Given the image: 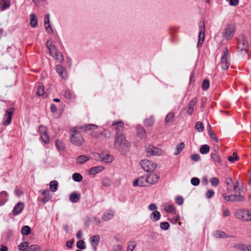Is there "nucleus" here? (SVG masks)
I'll list each match as a JSON object with an SVG mask.
<instances>
[{"label": "nucleus", "mask_w": 251, "mask_h": 251, "mask_svg": "<svg viewBox=\"0 0 251 251\" xmlns=\"http://www.w3.org/2000/svg\"><path fill=\"white\" fill-rule=\"evenodd\" d=\"M200 151L201 154H206L209 151V147L207 145H203L200 148Z\"/></svg>", "instance_id": "obj_43"}, {"label": "nucleus", "mask_w": 251, "mask_h": 251, "mask_svg": "<svg viewBox=\"0 0 251 251\" xmlns=\"http://www.w3.org/2000/svg\"><path fill=\"white\" fill-rule=\"evenodd\" d=\"M114 159V158H113V156L109 154H106L105 155H104L103 153H102V162H104L105 163H111L113 161Z\"/></svg>", "instance_id": "obj_34"}, {"label": "nucleus", "mask_w": 251, "mask_h": 251, "mask_svg": "<svg viewBox=\"0 0 251 251\" xmlns=\"http://www.w3.org/2000/svg\"><path fill=\"white\" fill-rule=\"evenodd\" d=\"M102 153H94L93 154V158L96 161H102Z\"/></svg>", "instance_id": "obj_53"}, {"label": "nucleus", "mask_w": 251, "mask_h": 251, "mask_svg": "<svg viewBox=\"0 0 251 251\" xmlns=\"http://www.w3.org/2000/svg\"><path fill=\"white\" fill-rule=\"evenodd\" d=\"M28 246V243L27 242L21 243L18 246V249L21 251H27Z\"/></svg>", "instance_id": "obj_38"}, {"label": "nucleus", "mask_w": 251, "mask_h": 251, "mask_svg": "<svg viewBox=\"0 0 251 251\" xmlns=\"http://www.w3.org/2000/svg\"><path fill=\"white\" fill-rule=\"evenodd\" d=\"M55 145L58 150L63 151L65 147V144L60 140H57L55 142Z\"/></svg>", "instance_id": "obj_40"}, {"label": "nucleus", "mask_w": 251, "mask_h": 251, "mask_svg": "<svg viewBox=\"0 0 251 251\" xmlns=\"http://www.w3.org/2000/svg\"><path fill=\"white\" fill-rule=\"evenodd\" d=\"M46 46L49 50L50 54L52 56H54V53L57 51L55 46L52 44L51 42L47 41L46 43Z\"/></svg>", "instance_id": "obj_22"}, {"label": "nucleus", "mask_w": 251, "mask_h": 251, "mask_svg": "<svg viewBox=\"0 0 251 251\" xmlns=\"http://www.w3.org/2000/svg\"><path fill=\"white\" fill-rule=\"evenodd\" d=\"M104 169V167L101 166L94 167L89 169V172L91 175H96L102 171Z\"/></svg>", "instance_id": "obj_24"}, {"label": "nucleus", "mask_w": 251, "mask_h": 251, "mask_svg": "<svg viewBox=\"0 0 251 251\" xmlns=\"http://www.w3.org/2000/svg\"><path fill=\"white\" fill-rule=\"evenodd\" d=\"M98 133H99V135H100V137H101V136H103L105 138H106L107 136V134L108 133L109 134V132L108 130H101V131H98Z\"/></svg>", "instance_id": "obj_59"}, {"label": "nucleus", "mask_w": 251, "mask_h": 251, "mask_svg": "<svg viewBox=\"0 0 251 251\" xmlns=\"http://www.w3.org/2000/svg\"><path fill=\"white\" fill-rule=\"evenodd\" d=\"M38 25L37 17L34 14L30 15V25L32 27H36Z\"/></svg>", "instance_id": "obj_29"}, {"label": "nucleus", "mask_w": 251, "mask_h": 251, "mask_svg": "<svg viewBox=\"0 0 251 251\" xmlns=\"http://www.w3.org/2000/svg\"><path fill=\"white\" fill-rule=\"evenodd\" d=\"M137 130L138 135L141 137V138H145L146 135V132L145 129L140 126H138L137 127Z\"/></svg>", "instance_id": "obj_35"}, {"label": "nucleus", "mask_w": 251, "mask_h": 251, "mask_svg": "<svg viewBox=\"0 0 251 251\" xmlns=\"http://www.w3.org/2000/svg\"><path fill=\"white\" fill-rule=\"evenodd\" d=\"M98 126L94 124H89L85 126L75 127L71 130L70 141L74 145L80 146L84 143V140L80 134V130L84 131L96 129Z\"/></svg>", "instance_id": "obj_1"}, {"label": "nucleus", "mask_w": 251, "mask_h": 251, "mask_svg": "<svg viewBox=\"0 0 251 251\" xmlns=\"http://www.w3.org/2000/svg\"><path fill=\"white\" fill-rule=\"evenodd\" d=\"M208 134L211 138L213 139L216 142H218V138L212 130H208Z\"/></svg>", "instance_id": "obj_61"}, {"label": "nucleus", "mask_w": 251, "mask_h": 251, "mask_svg": "<svg viewBox=\"0 0 251 251\" xmlns=\"http://www.w3.org/2000/svg\"><path fill=\"white\" fill-rule=\"evenodd\" d=\"M112 126L115 127L116 134H124L122 130L124 128V124L121 121H115L112 123Z\"/></svg>", "instance_id": "obj_14"}, {"label": "nucleus", "mask_w": 251, "mask_h": 251, "mask_svg": "<svg viewBox=\"0 0 251 251\" xmlns=\"http://www.w3.org/2000/svg\"><path fill=\"white\" fill-rule=\"evenodd\" d=\"M214 235L216 238H226L233 237L232 235H228L226 234L225 232L220 230L216 231L214 232Z\"/></svg>", "instance_id": "obj_23"}, {"label": "nucleus", "mask_w": 251, "mask_h": 251, "mask_svg": "<svg viewBox=\"0 0 251 251\" xmlns=\"http://www.w3.org/2000/svg\"><path fill=\"white\" fill-rule=\"evenodd\" d=\"M175 116V113L174 112L169 113L166 116L165 122L168 123H171L173 122V120Z\"/></svg>", "instance_id": "obj_44"}, {"label": "nucleus", "mask_w": 251, "mask_h": 251, "mask_svg": "<svg viewBox=\"0 0 251 251\" xmlns=\"http://www.w3.org/2000/svg\"><path fill=\"white\" fill-rule=\"evenodd\" d=\"M214 193L213 190L209 189L206 193V196L208 199H210L214 196Z\"/></svg>", "instance_id": "obj_60"}, {"label": "nucleus", "mask_w": 251, "mask_h": 251, "mask_svg": "<svg viewBox=\"0 0 251 251\" xmlns=\"http://www.w3.org/2000/svg\"><path fill=\"white\" fill-rule=\"evenodd\" d=\"M221 68L224 70H227L230 65V54L229 50L226 48L223 52L220 62Z\"/></svg>", "instance_id": "obj_5"}, {"label": "nucleus", "mask_w": 251, "mask_h": 251, "mask_svg": "<svg viewBox=\"0 0 251 251\" xmlns=\"http://www.w3.org/2000/svg\"><path fill=\"white\" fill-rule=\"evenodd\" d=\"M160 226L161 229L166 230L169 228L170 224L167 222H162L160 223Z\"/></svg>", "instance_id": "obj_51"}, {"label": "nucleus", "mask_w": 251, "mask_h": 251, "mask_svg": "<svg viewBox=\"0 0 251 251\" xmlns=\"http://www.w3.org/2000/svg\"><path fill=\"white\" fill-rule=\"evenodd\" d=\"M211 157L214 161L216 165H219L221 164L222 160L220 156L216 153H212L211 154Z\"/></svg>", "instance_id": "obj_30"}, {"label": "nucleus", "mask_w": 251, "mask_h": 251, "mask_svg": "<svg viewBox=\"0 0 251 251\" xmlns=\"http://www.w3.org/2000/svg\"><path fill=\"white\" fill-rule=\"evenodd\" d=\"M154 118L153 116H151L144 120V124L146 126H151L154 124Z\"/></svg>", "instance_id": "obj_33"}, {"label": "nucleus", "mask_w": 251, "mask_h": 251, "mask_svg": "<svg viewBox=\"0 0 251 251\" xmlns=\"http://www.w3.org/2000/svg\"><path fill=\"white\" fill-rule=\"evenodd\" d=\"M225 183L227 185L226 193L228 194H230L232 192L233 180L231 178L228 177L226 178Z\"/></svg>", "instance_id": "obj_26"}, {"label": "nucleus", "mask_w": 251, "mask_h": 251, "mask_svg": "<svg viewBox=\"0 0 251 251\" xmlns=\"http://www.w3.org/2000/svg\"><path fill=\"white\" fill-rule=\"evenodd\" d=\"M37 94L39 96L44 97V86L42 84H40L38 86Z\"/></svg>", "instance_id": "obj_41"}, {"label": "nucleus", "mask_w": 251, "mask_h": 251, "mask_svg": "<svg viewBox=\"0 0 251 251\" xmlns=\"http://www.w3.org/2000/svg\"><path fill=\"white\" fill-rule=\"evenodd\" d=\"M165 210L168 212L172 214H175L176 213V209L172 204H169L165 208Z\"/></svg>", "instance_id": "obj_46"}, {"label": "nucleus", "mask_w": 251, "mask_h": 251, "mask_svg": "<svg viewBox=\"0 0 251 251\" xmlns=\"http://www.w3.org/2000/svg\"><path fill=\"white\" fill-rule=\"evenodd\" d=\"M24 207V204L23 202H19L14 206L13 209V214L14 215H17L20 214L23 210Z\"/></svg>", "instance_id": "obj_16"}, {"label": "nucleus", "mask_w": 251, "mask_h": 251, "mask_svg": "<svg viewBox=\"0 0 251 251\" xmlns=\"http://www.w3.org/2000/svg\"><path fill=\"white\" fill-rule=\"evenodd\" d=\"M21 233L24 235H27L31 232V228L28 226H25L22 227Z\"/></svg>", "instance_id": "obj_36"}, {"label": "nucleus", "mask_w": 251, "mask_h": 251, "mask_svg": "<svg viewBox=\"0 0 251 251\" xmlns=\"http://www.w3.org/2000/svg\"><path fill=\"white\" fill-rule=\"evenodd\" d=\"M81 195L80 194L73 193H71L69 200L72 202H77L80 199Z\"/></svg>", "instance_id": "obj_27"}, {"label": "nucleus", "mask_w": 251, "mask_h": 251, "mask_svg": "<svg viewBox=\"0 0 251 251\" xmlns=\"http://www.w3.org/2000/svg\"><path fill=\"white\" fill-rule=\"evenodd\" d=\"M159 176L154 173L150 174L147 176V181L149 185L153 184L158 181Z\"/></svg>", "instance_id": "obj_15"}, {"label": "nucleus", "mask_w": 251, "mask_h": 251, "mask_svg": "<svg viewBox=\"0 0 251 251\" xmlns=\"http://www.w3.org/2000/svg\"><path fill=\"white\" fill-rule=\"evenodd\" d=\"M39 130L40 133L41 139L44 143H48L50 142V137L47 133V127L40 126L39 127Z\"/></svg>", "instance_id": "obj_11"}, {"label": "nucleus", "mask_w": 251, "mask_h": 251, "mask_svg": "<svg viewBox=\"0 0 251 251\" xmlns=\"http://www.w3.org/2000/svg\"><path fill=\"white\" fill-rule=\"evenodd\" d=\"M209 87V81L208 79H204L202 84V89L203 90H206Z\"/></svg>", "instance_id": "obj_52"}, {"label": "nucleus", "mask_w": 251, "mask_h": 251, "mask_svg": "<svg viewBox=\"0 0 251 251\" xmlns=\"http://www.w3.org/2000/svg\"><path fill=\"white\" fill-rule=\"evenodd\" d=\"M8 194L6 191L0 193V206L3 205L8 200Z\"/></svg>", "instance_id": "obj_25"}, {"label": "nucleus", "mask_w": 251, "mask_h": 251, "mask_svg": "<svg viewBox=\"0 0 251 251\" xmlns=\"http://www.w3.org/2000/svg\"><path fill=\"white\" fill-rule=\"evenodd\" d=\"M146 150L147 154L149 156L160 155L162 153V151L160 149L151 145H149Z\"/></svg>", "instance_id": "obj_10"}, {"label": "nucleus", "mask_w": 251, "mask_h": 251, "mask_svg": "<svg viewBox=\"0 0 251 251\" xmlns=\"http://www.w3.org/2000/svg\"><path fill=\"white\" fill-rule=\"evenodd\" d=\"M211 184L214 187H216L219 183V180L217 177H213L210 179Z\"/></svg>", "instance_id": "obj_50"}, {"label": "nucleus", "mask_w": 251, "mask_h": 251, "mask_svg": "<svg viewBox=\"0 0 251 251\" xmlns=\"http://www.w3.org/2000/svg\"><path fill=\"white\" fill-rule=\"evenodd\" d=\"M197 99L195 98L189 101L188 104V109L187 110V113L188 114L191 115L192 113L194 110V106L197 102Z\"/></svg>", "instance_id": "obj_21"}, {"label": "nucleus", "mask_w": 251, "mask_h": 251, "mask_svg": "<svg viewBox=\"0 0 251 251\" xmlns=\"http://www.w3.org/2000/svg\"><path fill=\"white\" fill-rule=\"evenodd\" d=\"M76 246L80 249H84L85 248V242L83 240H79L76 243Z\"/></svg>", "instance_id": "obj_55"}, {"label": "nucleus", "mask_w": 251, "mask_h": 251, "mask_svg": "<svg viewBox=\"0 0 251 251\" xmlns=\"http://www.w3.org/2000/svg\"><path fill=\"white\" fill-rule=\"evenodd\" d=\"M130 146V143L126 139L124 134H115L114 146V148L120 152H123L128 149Z\"/></svg>", "instance_id": "obj_2"}, {"label": "nucleus", "mask_w": 251, "mask_h": 251, "mask_svg": "<svg viewBox=\"0 0 251 251\" xmlns=\"http://www.w3.org/2000/svg\"><path fill=\"white\" fill-rule=\"evenodd\" d=\"M161 217V214L160 213L157 211L155 210L154 211L151 215L150 218L154 221H158Z\"/></svg>", "instance_id": "obj_32"}, {"label": "nucleus", "mask_w": 251, "mask_h": 251, "mask_svg": "<svg viewBox=\"0 0 251 251\" xmlns=\"http://www.w3.org/2000/svg\"><path fill=\"white\" fill-rule=\"evenodd\" d=\"M13 112V108H10L6 111L3 120V125L7 126L10 124Z\"/></svg>", "instance_id": "obj_12"}, {"label": "nucleus", "mask_w": 251, "mask_h": 251, "mask_svg": "<svg viewBox=\"0 0 251 251\" xmlns=\"http://www.w3.org/2000/svg\"><path fill=\"white\" fill-rule=\"evenodd\" d=\"M50 191L49 190H44L42 192V194L44 197L49 199L50 198Z\"/></svg>", "instance_id": "obj_64"}, {"label": "nucleus", "mask_w": 251, "mask_h": 251, "mask_svg": "<svg viewBox=\"0 0 251 251\" xmlns=\"http://www.w3.org/2000/svg\"><path fill=\"white\" fill-rule=\"evenodd\" d=\"M176 202L178 205H182L183 203V199L181 196H178L175 199Z\"/></svg>", "instance_id": "obj_58"}, {"label": "nucleus", "mask_w": 251, "mask_h": 251, "mask_svg": "<svg viewBox=\"0 0 251 251\" xmlns=\"http://www.w3.org/2000/svg\"><path fill=\"white\" fill-rule=\"evenodd\" d=\"M232 188L233 190L236 191V189H238V188H242V186L240 185L239 181L237 180L235 183H233Z\"/></svg>", "instance_id": "obj_62"}, {"label": "nucleus", "mask_w": 251, "mask_h": 251, "mask_svg": "<svg viewBox=\"0 0 251 251\" xmlns=\"http://www.w3.org/2000/svg\"><path fill=\"white\" fill-rule=\"evenodd\" d=\"M234 215L240 220L245 221H251V210L240 209L235 211Z\"/></svg>", "instance_id": "obj_4"}, {"label": "nucleus", "mask_w": 251, "mask_h": 251, "mask_svg": "<svg viewBox=\"0 0 251 251\" xmlns=\"http://www.w3.org/2000/svg\"><path fill=\"white\" fill-rule=\"evenodd\" d=\"M50 14H47L45 16V26L46 30L49 33H52L53 30L50 24Z\"/></svg>", "instance_id": "obj_18"}, {"label": "nucleus", "mask_w": 251, "mask_h": 251, "mask_svg": "<svg viewBox=\"0 0 251 251\" xmlns=\"http://www.w3.org/2000/svg\"><path fill=\"white\" fill-rule=\"evenodd\" d=\"M200 179L197 177H193L191 179V183L194 186H198L200 184Z\"/></svg>", "instance_id": "obj_56"}, {"label": "nucleus", "mask_w": 251, "mask_h": 251, "mask_svg": "<svg viewBox=\"0 0 251 251\" xmlns=\"http://www.w3.org/2000/svg\"><path fill=\"white\" fill-rule=\"evenodd\" d=\"M237 49L246 52L248 49V42L243 34H240L237 38Z\"/></svg>", "instance_id": "obj_6"}, {"label": "nucleus", "mask_w": 251, "mask_h": 251, "mask_svg": "<svg viewBox=\"0 0 251 251\" xmlns=\"http://www.w3.org/2000/svg\"><path fill=\"white\" fill-rule=\"evenodd\" d=\"M90 159V158L85 155H81L77 156L76 158V162L78 164H82L86 162Z\"/></svg>", "instance_id": "obj_28"}, {"label": "nucleus", "mask_w": 251, "mask_h": 251, "mask_svg": "<svg viewBox=\"0 0 251 251\" xmlns=\"http://www.w3.org/2000/svg\"><path fill=\"white\" fill-rule=\"evenodd\" d=\"M55 69L62 78L65 79L67 77V74L65 69L62 66L60 65H57L55 66Z\"/></svg>", "instance_id": "obj_17"}, {"label": "nucleus", "mask_w": 251, "mask_h": 251, "mask_svg": "<svg viewBox=\"0 0 251 251\" xmlns=\"http://www.w3.org/2000/svg\"><path fill=\"white\" fill-rule=\"evenodd\" d=\"M114 216L112 212L106 211L105 212L102 217V219L103 221H107L111 220Z\"/></svg>", "instance_id": "obj_31"}, {"label": "nucleus", "mask_w": 251, "mask_h": 251, "mask_svg": "<svg viewBox=\"0 0 251 251\" xmlns=\"http://www.w3.org/2000/svg\"><path fill=\"white\" fill-rule=\"evenodd\" d=\"M190 158L193 161L197 162L200 160V156L198 154H193L190 156Z\"/></svg>", "instance_id": "obj_57"}, {"label": "nucleus", "mask_w": 251, "mask_h": 251, "mask_svg": "<svg viewBox=\"0 0 251 251\" xmlns=\"http://www.w3.org/2000/svg\"><path fill=\"white\" fill-rule=\"evenodd\" d=\"M222 197L226 201L233 202L231 194L230 195H226V194L224 193L222 194Z\"/></svg>", "instance_id": "obj_54"}, {"label": "nucleus", "mask_w": 251, "mask_h": 251, "mask_svg": "<svg viewBox=\"0 0 251 251\" xmlns=\"http://www.w3.org/2000/svg\"><path fill=\"white\" fill-rule=\"evenodd\" d=\"M236 32V25L234 23L227 24L223 32V36L226 40H231Z\"/></svg>", "instance_id": "obj_3"}, {"label": "nucleus", "mask_w": 251, "mask_h": 251, "mask_svg": "<svg viewBox=\"0 0 251 251\" xmlns=\"http://www.w3.org/2000/svg\"><path fill=\"white\" fill-rule=\"evenodd\" d=\"M185 145L183 142L178 144L176 148V152L175 153V155H178L184 148Z\"/></svg>", "instance_id": "obj_42"}, {"label": "nucleus", "mask_w": 251, "mask_h": 251, "mask_svg": "<svg viewBox=\"0 0 251 251\" xmlns=\"http://www.w3.org/2000/svg\"><path fill=\"white\" fill-rule=\"evenodd\" d=\"M149 185L147 181V176H143L136 179L133 182V186H139L140 187H146Z\"/></svg>", "instance_id": "obj_13"}, {"label": "nucleus", "mask_w": 251, "mask_h": 251, "mask_svg": "<svg viewBox=\"0 0 251 251\" xmlns=\"http://www.w3.org/2000/svg\"><path fill=\"white\" fill-rule=\"evenodd\" d=\"M100 237L99 235H95L90 238V241L92 246L94 248L95 250L100 242Z\"/></svg>", "instance_id": "obj_19"}, {"label": "nucleus", "mask_w": 251, "mask_h": 251, "mask_svg": "<svg viewBox=\"0 0 251 251\" xmlns=\"http://www.w3.org/2000/svg\"><path fill=\"white\" fill-rule=\"evenodd\" d=\"M72 178L76 182H80L83 178L82 175L77 173H74L72 176Z\"/></svg>", "instance_id": "obj_39"}, {"label": "nucleus", "mask_w": 251, "mask_h": 251, "mask_svg": "<svg viewBox=\"0 0 251 251\" xmlns=\"http://www.w3.org/2000/svg\"><path fill=\"white\" fill-rule=\"evenodd\" d=\"M58 182L56 180H52L50 182V187L52 192H55L57 190Z\"/></svg>", "instance_id": "obj_45"}, {"label": "nucleus", "mask_w": 251, "mask_h": 251, "mask_svg": "<svg viewBox=\"0 0 251 251\" xmlns=\"http://www.w3.org/2000/svg\"><path fill=\"white\" fill-rule=\"evenodd\" d=\"M140 165L143 170L146 172L153 171L156 168V165L154 163L148 160H142L140 162Z\"/></svg>", "instance_id": "obj_8"}, {"label": "nucleus", "mask_w": 251, "mask_h": 251, "mask_svg": "<svg viewBox=\"0 0 251 251\" xmlns=\"http://www.w3.org/2000/svg\"><path fill=\"white\" fill-rule=\"evenodd\" d=\"M64 96L66 98L68 99L73 100L75 98V95L73 92L70 90H67L65 91Z\"/></svg>", "instance_id": "obj_37"}, {"label": "nucleus", "mask_w": 251, "mask_h": 251, "mask_svg": "<svg viewBox=\"0 0 251 251\" xmlns=\"http://www.w3.org/2000/svg\"><path fill=\"white\" fill-rule=\"evenodd\" d=\"M137 245V243L135 241H130L129 242L127 251H133Z\"/></svg>", "instance_id": "obj_47"}, {"label": "nucleus", "mask_w": 251, "mask_h": 251, "mask_svg": "<svg viewBox=\"0 0 251 251\" xmlns=\"http://www.w3.org/2000/svg\"><path fill=\"white\" fill-rule=\"evenodd\" d=\"M234 247L236 249L244 251H251V245H246L241 244H235L234 245Z\"/></svg>", "instance_id": "obj_20"}, {"label": "nucleus", "mask_w": 251, "mask_h": 251, "mask_svg": "<svg viewBox=\"0 0 251 251\" xmlns=\"http://www.w3.org/2000/svg\"><path fill=\"white\" fill-rule=\"evenodd\" d=\"M38 246L36 245H33L29 247H28L27 251H36Z\"/></svg>", "instance_id": "obj_63"}, {"label": "nucleus", "mask_w": 251, "mask_h": 251, "mask_svg": "<svg viewBox=\"0 0 251 251\" xmlns=\"http://www.w3.org/2000/svg\"><path fill=\"white\" fill-rule=\"evenodd\" d=\"M53 57L60 62H62L63 61V57L62 54L57 51L54 53V56Z\"/></svg>", "instance_id": "obj_48"}, {"label": "nucleus", "mask_w": 251, "mask_h": 251, "mask_svg": "<svg viewBox=\"0 0 251 251\" xmlns=\"http://www.w3.org/2000/svg\"><path fill=\"white\" fill-rule=\"evenodd\" d=\"M195 128L199 132H201L204 129L203 124L201 122H198L196 123Z\"/></svg>", "instance_id": "obj_49"}, {"label": "nucleus", "mask_w": 251, "mask_h": 251, "mask_svg": "<svg viewBox=\"0 0 251 251\" xmlns=\"http://www.w3.org/2000/svg\"><path fill=\"white\" fill-rule=\"evenodd\" d=\"M199 40L197 44L198 48L202 46L204 41L205 37V25L204 22L201 21L199 23Z\"/></svg>", "instance_id": "obj_7"}, {"label": "nucleus", "mask_w": 251, "mask_h": 251, "mask_svg": "<svg viewBox=\"0 0 251 251\" xmlns=\"http://www.w3.org/2000/svg\"><path fill=\"white\" fill-rule=\"evenodd\" d=\"M234 191V194H231L233 201H242L245 200L244 194L242 188Z\"/></svg>", "instance_id": "obj_9"}]
</instances>
